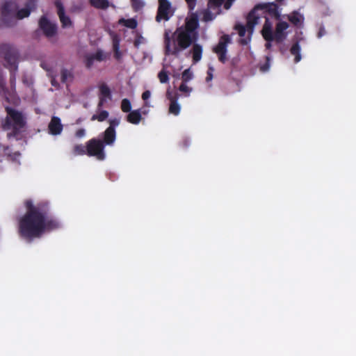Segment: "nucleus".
I'll return each instance as SVG.
<instances>
[{"label":"nucleus","mask_w":356,"mask_h":356,"mask_svg":"<svg viewBox=\"0 0 356 356\" xmlns=\"http://www.w3.org/2000/svg\"><path fill=\"white\" fill-rule=\"evenodd\" d=\"M26 212L19 220V236L31 241L40 238L45 232L60 228L59 221L49 216V206L47 202H40L33 204L31 200L25 202Z\"/></svg>","instance_id":"nucleus-1"},{"label":"nucleus","mask_w":356,"mask_h":356,"mask_svg":"<svg viewBox=\"0 0 356 356\" xmlns=\"http://www.w3.org/2000/svg\"><path fill=\"white\" fill-rule=\"evenodd\" d=\"M198 28V17L195 13H193L186 18L184 24L177 27L171 35L165 31L164 34L165 54L177 56L180 51L193 44V61L195 63L200 61L202 58V47L196 43L199 36Z\"/></svg>","instance_id":"nucleus-2"},{"label":"nucleus","mask_w":356,"mask_h":356,"mask_svg":"<svg viewBox=\"0 0 356 356\" xmlns=\"http://www.w3.org/2000/svg\"><path fill=\"white\" fill-rule=\"evenodd\" d=\"M281 8L275 2L259 3L248 15L247 26L252 29L258 23L259 16L255 15L257 10H261L266 19L261 29V35L266 41H275L277 44L282 43L286 38V31L289 24L284 20L285 15H281Z\"/></svg>","instance_id":"nucleus-3"},{"label":"nucleus","mask_w":356,"mask_h":356,"mask_svg":"<svg viewBox=\"0 0 356 356\" xmlns=\"http://www.w3.org/2000/svg\"><path fill=\"white\" fill-rule=\"evenodd\" d=\"M0 56L4 59V66L8 68L10 73V82L15 81V74L18 69L19 52L13 46L3 43L0 44Z\"/></svg>","instance_id":"nucleus-4"},{"label":"nucleus","mask_w":356,"mask_h":356,"mask_svg":"<svg viewBox=\"0 0 356 356\" xmlns=\"http://www.w3.org/2000/svg\"><path fill=\"white\" fill-rule=\"evenodd\" d=\"M5 109L7 113L5 127L12 129L15 135L19 134L26 124V117L22 112L10 106H6Z\"/></svg>","instance_id":"nucleus-5"},{"label":"nucleus","mask_w":356,"mask_h":356,"mask_svg":"<svg viewBox=\"0 0 356 356\" xmlns=\"http://www.w3.org/2000/svg\"><path fill=\"white\" fill-rule=\"evenodd\" d=\"M18 5L14 1H6L1 6V21L6 27H13L16 24L15 17Z\"/></svg>","instance_id":"nucleus-6"},{"label":"nucleus","mask_w":356,"mask_h":356,"mask_svg":"<svg viewBox=\"0 0 356 356\" xmlns=\"http://www.w3.org/2000/svg\"><path fill=\"white\" fill-rule=\"evenodd\" d=\"M104 147V142L101 139L93 138L86 143L87 155L102 161L106 157Z\"/></svg>","instance_id":"nucleus-7"},{"label":"nucleus","mask_w":356,"mask_h":356,"mask_svg":"<svg viewBox=\"0 0 356 356\" xmlns=\"http://www.w3.org/2000/svg\"><path fill=\"white\" fill-rule=\"evenodd\" d=\"M173 15L171 3L168 0H159L156 21H168Z\"/></svg>","instance_id":"nucleus-8"},{"label":"nucleus","mask_w":356,"mask_h":356,"mask_svg":"<svg viewBox=\"0 0 356 356\" xmlns=\"http://www.w3.org/2000/svg\"><path fill=\"white\" fill-rule=\"evenodd\" d=\"M38 25L47 38L54 37L57 33L56 24L51 22L45 15L40 18Z\"/></svg>","instance_id":"nucleus-9"},{"label":"nucleus","mask_w":356,"mask_h":356,"mask_svg":"<svg viewBox=\"0 0 356 356\" xmlns=\"http://www.w3.org/2000/svg\"><path fill=\"white\" fill-rule=\"evenodd\" d=\"M38 0H28L25 3V7L17 10L15 20L22 19L25 17H28L32 11H34L37 8Z\"/></svg>","instance_id":"nucleus-10"},{"label":"nucleus","mask_w":356,"mask_h":356,"mask_svg":"<svg viewBox=\"0 0 356 356\" xmlns=\"http://www.w3.org/2000/svg\"><path fill=\"white\" fill-rule=\"evenodd\" d=\"M54 5L57 8V14L63 28L70 27L72 22L69 16L65 15L64 6L60 0H55Z\"/></svg>","instance_id":"nucleus-11"},{"label":"nucleus","mask_w":356,"mask_h":356,"mask_svg":"<svg viewBox=\"0 0 356 356\" xmlns=\"http://www.w3.org/2000/svg\"><path fill=\"white\" fill-rule=\"evenodd\" d=\"M166 97L170 102L169 113L175 115H179L181 108L179 104L177 103L178 95L168 90L166 92Z\"/></svg>","instance_id":"nucleus-12"},{"label":"nucleus","mask_w":356,"mask_h":356,"mask_svg":"<svg viewBox=\"0 0 356 356\" xmlns=\"http://www.w3.org/2000/svg\"><path fill=\"white\" fill-rule=\"evenodd\" d=\"M63 129V126L60 119L57 116H53L48 125L49 133L51 135L57 136L61 134Z\"/></svg>","instance_id":"nucleus-13"},{"label":"nucleus","mask_w":356,"mask_h":356,"mask_svg":"<svg viewBox=\"0 0 356 356\" xmlns=\"http://www.w3.org/2000/svg\"><path fill=\"white\" fill-rule=\"evenodd\" d=\"M285 19L289 21L294 26L300 28L304 22V17L298 11H293L289 15H284Z\"/></svg>","instance_id":"nucleus-14"},{"label":"nucleus","mask_w":356,"mask_h":356,"mask_svg":"<svg viewBox=\"0 0 356 356\" xmlns=\"http://www.w3.org/2000/svg\"><path fill=\"white\" fill-rule=\"evenodd\" d=\"M116 138L115 129L111 127H108L103 133L104 145H113Z\"/></svg>","instance_id":"nucleus-15"},{"label":"nucleus","mask_w":356,"mask_h":356,"mask_svg":"<svg viewBox=\"0 0 356 356\" xmlns=\"http://www.w3.org/2000/svg\"><path fill=\"white\" fill-rule=\"evenodd\" d=\"M231 42V38L229 35L225 34L220 37L216 46L213 48L214 53L227 51V47Z\"/></svg>","instance_id":"nucleus-16"},{"label":"nucleus","mask_w":356,"mask_h":356,"mask_svg":"<svg viewBox=\"0 0 356 356\" xmlns=\"http://www.w3.org/2000/svg\"><path fill=\"white\" fill-rule=\"evenodd\" d=\"M127 115V121L133 124H138L140 123L142 115L140 109L134 110Z\"/></svg>","instance_id":"nucleus-17"},{"label":"nucleus","mask_w":356,"mask_h":356,"mask_svg":"<svg viewBox=\"0 0 356 356\" xmlns=\"http://www.w3.org/2000/svg\"><path fill=\"white\" fill-rule=\"evenodd\" d=\"M99 97L105 99H111L112 95L111 91L108 86L103 83L99 86Z\"/></svg>","instance_id":"nucleus-18"},{"label":"nucleus","mask_w":356,"mask_h":356,"mask_svg":"<svg viewBox=\"0 0 356 356\" xmlns=\"http://www.w3.org/2000/svg\"><path fill=\"white\" fill-rule=\"evenodd\" d=\"M89 2L92 7L97 9L106 10L110 6L108 0H89Z\"/></svg>","instance_id":"nucleus-19"},{"label":"nucleus","mask_w":356,"mask_h":356,"mask_svg":"<svg viewBox=\"0 0 356 356\" xmlns=\"http://www.w3.org/2000/svg\"><path fill=\"white\" fill-rule=\"evenodd\" d=\"M290 52L292 55L295 56L294 62L296 63L300 61L302 58L300 54V46L298 41L293 44L292 47L290 49Z\"/></svg>","instance_id":"nucleus-20"},{"label":"nucleus","mask_w":356,"mask_h":356,"mask_svg":"<svg viewBox=\"0 0 356 356\" xmlns=\"http://www.w3.org/2000/svg\"><path fill=\"white\" fill-rule=\"evenodd\" d=\"M61 75V82L62 83H67L68 81H72L74 76L72 72L67 69H63L60 72Z\"/></svg>","instance_id":"nucleus-21"},{"label":"nucleus","mask_w":356,"mask_h":356,"mask_svg":"<svg viewBox=\"0 0 356 356\" xmlns=\"http://www.w3.org/2000/svg\"><path fill=\"white\" fill-rule=\"evenodd\" d=\"M120 24H122L124 26L134 29L137 27L138 23L137 21L135 19H121L119 22Z\"/></svg>","instance_id":"nucleus-22"},{"label":"nucleus","mask_w":356,"mask_h":356,"mask_svg":"<svg viewBox=\"0 0 356 356\" xmlns=\"http://www.w3.org/2000/svg\"><path fill=\"white\" fill-rule=\"evenodd\" d=\"M113 48L114 51V57L117 60H120L122 56L121 51H120V41L117 38L113 39Z\"/></svg>","instance_id":"nucleus-23"},{"label":"nucleus","mask_w":356,"mask_h":356,"mask_svg":"<svg viewBox=\"0 0 356 356\" xmlns=\"http://www.w3.org/2000/svg\"><path fill=\"white\" fill-rule=\"evenodd\" d=\"M108 112L107 111H102L99 114H94L91 117V120H97L99 122H103L106 120L108 117Z\"/></svg>","instance_id":"nucleus-24"},{"label":"nucleus","mask_w":356,"mask_h":356,"mask_svg":"<svg viewBox=\"0 0 356 356\" xmlns=\"http://www.w3.org/2000/svg\"><path fill=\"white\" fill-rule=\"evenodd\" d=\"M72 152L75 156L87 154L86 145L84 146L82 144L76 145L73 147Z\"/></svg>","instance_id":"nucleus-25"},{"label":"nucleus","mask_w":356,"mask_h":356,"mask_svg":"<svg viewBox=\"0 0 356 356\" xmlns=\"http://www.w3.org/2000/svg\"><path fill=\"white\" fill-rule=\"evenodd\" d=\"M121 110L124 113L131 111V104L129 99L124 98L121 102Z\"/></svg>","instance_id":"nucleus-26"},{"label":"nucleus","mask_w":356,"mask_h":356,"mask_svg":"<svg viewBox=\"0 0 356 356\" xmlns=\"http://www.w3.org/2000/svg\"><path fill=\"white\" fill-rule=\"evenodd\" d=\"M225 0H209L208 6L211 9H215L222 6Z\"/></svg>","instance_id":"nucleus-27"},{"label":"nucleus","mask_w":356,"mask_h":356,"mask_svg":"<svg viewBox=\"0 0 356 356\" xmlns=\"http://www.w3.org/2000/svg\"><path fill=\"white\" fill-rule=\"evenodd\" d=\"M193 78V74L190 69L185 70L181 74V79L183 82H188Z\"/></svg>","instance_id":"nucleus-28"},{"label":"nucleus","mask_w":356,"mask_h":356,"mask_svg":"<svg viewBox=\"0 0 356 356\" xmlns=\"http://www.w3.org/2000/svg\"><path fill=\"white\" fill-rule=\"evenodd\" d=\"M158 77L159 79L160 82L162 83H167L169 80L168 75L167 72L164 70H161L159 73Z\"/></svg>","instance_id":"nucleus-29"},{"label":"nucleus","mask_w":356,"mask_h":356,"mask_svg":"<svg viewBox=\"0 0 356 356\" xmlns=\"http://www.w3.org/2000/svg\"><path fill=\"white\" fill-rule=\"evenodd\" d=\"M131 6L134 10H139L143 6V3L141 0H131Z\"/></svg>","instance_id":"nucleus-30"},{"label":"nucleus","mask_w":356,"mask_h":356,"mask_svg":"<svg viewBox=\"0 0 356 356\" xmlns=\"http://www.w3.org/2000/svg\"><path fill=\"white\" fill-rule=\"evenodd\" d=\"M234 29L238 31V33L240 37H243L246 33V29L243 25L236 24Z\"/></svg>","instance_id":"nucleus-31"},{"label":"nucleus","mask_w":356,"mask_h":356,"mask_svg":"<svg viewBox=\"0 0 356 356\" xmlns=\"http://www.w3.org/2000/svg\"><path fill=\"white\" fill-rule=\"evenodd\" d=\"M95 60L102 61L105 59V56L102 50H97L95 54L92 55Z\"/></svg>","instance_id":"nucleus-32"},{"label":"nucleus","mask_w":356,"mask_h":356,"mask_svg":"<svg viewBox=\"0 0 356 356\" xmlns=\"http://www.w3.org/2000/svg\"><path fill=\"white\" fill-rule=\"evenodd\" d=\"M94 61H95V59L92 55L87 56L86 58V62H85L86 67L88 69L91 68L92 66L93 65Z\"/></svg>","instance_id":"nucleus-33"},{"label":"nucleus","mask_w":356,"mask_h":356,"mask_svg":"<svg viewBox=\"0 0 356 356\" xmlns=\"http://www.w3.org/2000/svg\"><path fill=\"white\" fill-rule=\"evenodd\" d=\"M186 82H183L181 83V85L179 86V90L181 91V92H186V93H190L191 91L192 90V89L191 88H189L186 83Z\"/></svg>","instance_id":"nucleus-34"},{"label":"nucleus","mask_w":356,"mask_h":356,"mask_svg":"<svg viewBox=\"0 0 356 356\" xmlns=\"http://www.w3.org/2000/svg\"><path fill=\"white\" fill-rule=\"evenodd\" d=\"M227 51L216 53L218 55L219 61L221 62L222 63H225L227 60Z\"/></svg>","instance_id":"nucleus-35"},{"label":"nucleus","mask_w":356,"mask_h":356,"mask_svg":"<svg viewBox=\"0 0 356 356\" xmlns=\"http://www.w3.org/2000/svg\"><path fill=\"white\" fill-rule=\"evenodd\" d=\"M120 120L118 118L111 119L109 121V127L113 129H115V127H118L120 124Z\"/></svg>","instance_id":"nucleus-36"},{"label":"nucleus","mask_w":356,"mask_h":356,"mask_svg":"<svg viewBox=\"0 0 356 356\" xmlns=\"http://www.w3.org/2000/svg\"><path fill=\"white\" fill-rule=\"evenodd\" d=\"M190 10H193L196 6L197 0H185Z\"/></svg>","instance_id":"nucleus-37"},{"label":"nucleus","mask_w":356,"mask_h":356,"mask_svg":"<svg viewBox=\"0 0 356 356\" xmlns=\"http://www.w3.org/2000/svg\"><path fill=\"white\" fill-rule=\"evenodd\" d=\"M85 134H86V131L84 129H79L75 133L76 137H77L79 138L83 137L85 136Z\"/></svg>","instance_id":"nucleus-38"},{"label":"nucleus","mask_w":356,"mask_h":356,"mask_svg":"<svg viewBox=\"0 0 356 356\" xmlns=\"http://www.w3.org/2000/svg\"><path fill=\"white\" fill-rule=\"evenodd\" d=\"M213 67H210L207 71V76L206 77V81H209L213 79Z\"/></svg>","instance_id":"nucleus-39"},{"label":"nucleus","mask_w":356,"mask_h":356,"mask_svg":"<svg viewBox=\"0 0 356 356\" xmlns=\"http://www.w3.org/2000/svg\"><path fill=\"white\" fill-rule=\"evenodd\" d=\"M150 95H151L150 91L149 90H145L142 94V99L144 101H146V100H147L150 97Z\"/></svg>","instance_id":"nucleus-40"},{"label":"nucleus","mask_w":356,"mask_h":356,"mask_svg":"<svg viewBox=\"0 0 356 356\" xmlns=\"http://www.w3.org/2000/svg\"><path fill=\"white\" fill-rule=\"evenodd\" d=\"M325 33H326V31H325L324 27L323 26H321L319 30H318V32L317 33V37L318 38H320L322 36H323L324 35H325Z\"/></svg>","instance_id":"nucleus-41"},{"label":"nucleus","mask_w":356,"mask_h":356,"mask_svg":"<svg viewBox=\"0 0 356 356\" xmlns=\"http://www.w3.org/2000/svg\"><path fill=\"white\" fill-rule=\"evenodd\" d=\"M106 100L107 99L99 97V102H98V104H97V108L99 110L101 109L103 107V106L106 103Z\"/></svg>","instance_id":"nucleus-42"},{"label":"nucleus","mask_w":356,"mask_h":356,"mask_svg":"<svg viewBox=\"0 0 356 356\" xmlns=\"http://www.w3.org/2000/svg\"><path fill=\"white\" fill-rule=\"evenodd\" d=\"M232 5V1L228 0L225 2L224 7L225 9H229Z\"/></svg>","instance_id":"nucleus-43"},{"label":"nucleus","mask_w":356,"mask_h":356,"mask_svg":"<svg viewBox=\"0 0 356 356\" xmlns=\"http://www.w3.org/2000/svg\"><path fill=\"white\" fill-rule=\"evenodd\" d=\"M268 68H269V65H268V64L266 63L261 67V70L263 72H266L268 70Z\"/></svg>","instance_id":"nucleus-44"},{"label":"nucleus","mask_w":356,"mask_h":356,"mask_svg":"<svg viewBox=\"0 0 356 356\" xmlns=\"http://www.w3.org/2000/svg\"><path fill=\"white\" fill-rule=\"evenodd\" d=\"M266 42H267L266 43V45H265L266 48V49H270L271 47V44H270L271 42H268V41H266Z\"/></svg>","instance_id":"nucleus-45"},{"label":"nucleus","mask_w":356,"mask_h":356,"mask_svg":"<svg viewBox=\"0 0 356 356\" xmlns=\"http://www.w3.org/2000/svg\"><path fill=\"white\" fill-rule=\"evenodd\" d=\"M139 44H140V41H139L138 40H136L134 41V46H135L136 47H138Z\"/></svg>","instance_id":"nucleus-46"},{"label":"nucleus","mask_w":356,"mask_h":356,"mask_svg":"<svg viewBox=\"0 0 356 356\" xmlns=\"http://www.w3.org/2000/svg\"><path fill=\"white\" fill-rule=\"evenodd\" d=\"M51 84H52L53 86H56V81H54V80H52V81H51Z\"/></svg>","instance_id":"nucleus-47"},{"label":"nucleus","mask_w":356,"mask_h":356,"mask_svg":"<svg viewBox=\"0 0 356 356\" xmlns=\"http://www.w3.org/2000/svg\"><path fill=\"white\" fill-rule=\"evenodd\" d=\"M246 43H247V42H246L244 40H241V44H246Z\"/></svg>","instance_id":"nucleus-48"}]
</instances>
